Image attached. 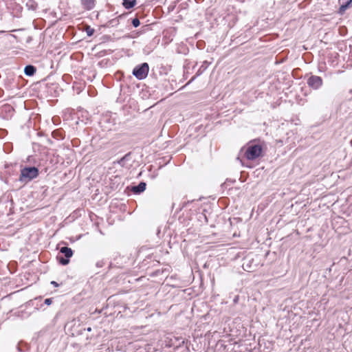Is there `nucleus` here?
Returning <instances> with one entry per match:
<instances>
[{"mask_svg":"<svg viewBox=\"0 0 352 352\" xmlns=\"http://www.w3.org/2000/svg\"><path fill=\"white\" fill-rule=\"evenodd\" d=\"M47 169H48V167L45 166V171L47 172Z\"/></svg>","mask_w":352,"mask_h":352,"instance_id":"a878e982","label":"nucleus"},{"mask_svg":"<svg viewBox=\"0 0 352 352\" xmlns=\"http://www.w3.org/2000/svg\"><path fill=\"white\" fill-rule=\"evenodd\" d=\"M235 181L234 180H231V179H227L226 182H224L222 185H221V187L223 188H228V186L229 185V183H234Z\"/></svg>","mask_w":352,"mask_h":352,"instance_id":"f3484780","label":"nucleus"},{"mask_svg":"<svg viewBox=\"0 0 352 352\" xmlns=\"http://www.w3.org/2000/svg\"><path fill=\"white\" fill-rule=\"evenodd\" d=\"M50 163H51V164H56V163H57V160H56H56H54V159H51V160H50Z\"/></svg>","mask_w":352,"mask_h":352,"instance_id":"4be33fe9","label":"nucleus"},{"mask_svg":"<svg viewBox=\"0 0 352 352\" xmlns=\"http://www.w3.org/2000/svg\"><path fill=\"white\" fill-rule=\"evenodd\" d=\"M47 89H45V94L47 95H45V98L50 96L54 97L56 96L58 94V85L56 83H52L50 86H48V83L45 85Z\"/></svg>","mask_w":352,"mask_h":352,"instance_id":"423d86ee","label":"nucleus"},{"mask_svg":"<svg viewBox=\"0 0 352 352\" xmlns=\"http://www.w3.org/2000/svg\"><path fill=\"white\" fill-rule=\"evenodd\" d=\"M308 86L314 89H318L323 83L321 77L318 76H311L307 81Z\"/></svg>","mask_w":352,"mask_h":352,"instance_id":"39448f33","label":"nucleus"},{"mask_svg":"<svg viewBox=\"0 0 352 352\" xmlns=\"http://www.w3.org/2000/svg\"><path fill=\"white\" fill-rule=\"evenodd\" d=\"M49 160V155L45 154V163Z\"/></svg>","mask_w":352,"mask_h":352,"instance_id":"b1692460","label":"nucleus"},{"mask_svg":"<svg viewBox=\"0 0 352 352\" xmlns=\"http://www.w3.org/2000/svg\"><path fill=\"white\" fill-rule=\"evenodd\" d=\"M239 296L238 295L235 296L234 299H233V303L234 305L237 304L238 302H239Z\"/></svg>","mask_w":352,"mask_h":352,"instance_id":"a211bd4d","label":"nucleus"},{"mask_svg":"<svg viewBox=\"0 0 352 352\" xmlns=\"http://www.w3.org/2000/svg\"><path fill=\"white\" fill-rule=\"evenodd\" d=\"M146 186V183L144 182H141L138 185L131 186L130 187H128V188L130 189V190L133 192L134 194L138 195L143 192L145 190Z\"/></svg>","mask_w":352,"mask_h":352,"instance_id":"0eeeda50","label":"nucleus"},{"mask_svg":"<svg viewBox=\"0 0 352 352\" xmlns=\"http://www.w3.org/2000/svg\"><path fill=\"white\" fill-rule=\"evenodd\" d=\"M38 175V170L36 167H25L21 170L19 180L27 183L36 178Z\"/></svg>","mask_w":352,"mask_h":352,"instance_id":"f257e3e1","label":"nucleus"},{"mask_svg":"<svg viewBox=\"0 0 352 352\" xmlns=\"http://www.w3.org/2000/svg\"><path fill=\"white\" fill-rule=\"evenodd\" d=\"M263 147L260 144H250L245 151V156L248 160H254L261 156Z\"/></svg>","mask_w":352,"mask_h":352,"instance_id":"f03ea898","label":"nucleus"},{"mask_svg":"<svg viewBox=\"0 0 352 352\" xmlns=\"http://www.w3.org/2000/svg\"><path fill=\"white\" fill-rule=\"evenodd\" d=\"M85 32H86L87 36H91L94 34L95 30L94 28H91L90 26L87 25L85 28Z\"/></svg>","mask_w":352,"mask_h":352,"instance_id":"2eb2a0df","label":"nucleus"},{"mask_svg":"<svg viewBox=\"0 0 352 352\" xmlns=\"http://www.w3.org/2000/svg\"><path fill=\"white\" fill-rule=\"evenodd\" d=\"M102 265H103V262H102V261H99V262H98V263H96V266H97L98 267H102Z\"/></svg>","mask_w":352,"mask_h":352,"instance_id":"aec40b11","label":"nucleus"},{"mask_svg":"<svg viewBox=\"0 0 352 352\" xmlns=\"http://www.w3.org/2000/svg\"><path fill=\"white\" fill-rule=\"evenodd\" d=\"M49 77H50V76H47V78H45V80L46 81Z\"/></svg>","mask_w":352,"mask_h":352,"instance_id":"c85d7f7f","label":"nucleus"},{"mask_svg":"<svg viewBox=\"0 0 352 352\" xmlns=\"http://www.w3.org/2000/svg\"><path fill=\"white\" fill-rule=\"evenodd\" d=\"M209 65H210V63H208L207 60L204 61L202 65L199 68L198 71L197 72L196 74L190 79V80L187 84L190 83L192 81H193L196 78L197 76H200L208 68Z\"/></svg>","mask_w":352,"mask_h":352,"instance_id":"1a4fd4ad","label":"nucleus"},{"mask_svg":"<svg viewBox=\"0 0 352 352\" xmlns=\"http://www.w3.org/2000/svg\"><path fill=\"white\" fill-rule=\"evenodd\" d=\"M47 141L49 143H50V144L52 143V141L50 140H48Z\"/></svg>","mask_w":352,"mask_h":352,"instance_id":"cd10ccee","label":"nucleus"},{"mask_svg":"<svg viewBox=\"0 0 352 352\" xmlns=\"http://www.w3.org/2000/svg\"><path fill=\"white\" fill-rule=\"evenodd\" d=\"M149 67L147 63L137 65L133 70V75L138 80L145 79L148 74Z\"/></svg>","mask_w":352,"mask_h":352,"instance_id":"20e7f679","label":"nucleus"},{"mask_svg":"<svg viewBox=\"0 0 352 352\" xmlns=\"http://www.w3.org/2000/svg\"><path fill=\"white\" fill-rule=\"evenodd\" d=\"M52 302V298H45V305H50Z\"/></svg>","mask_w":352,"mask_h":352,"instance_id":"6ab92c4d","label":"nucleus"},{"mask_svg":"<svg viewBox=\"0 0 352 352\" xmlns=\"http://www.w3.org/2000/svg\"><path fill=\"white\" fill-rule=\"evenodd\" d=\"M136 4V0H123L122 6L126 9H131L133 8Z\"/></svg>","mask_w":352,"mask_h":352,"instance_id":"f8f14e48","label":"nucleus"},{"mask_svg":"<svg viewBox=\"0 0 352 352\" xmlns=\"http://www.w3.org/2000/svg\"><path fill=\"white\" fill-rule=\"evenodd\" d=\"M132 25L133 27L135 28H137L140 25V20L138 19V18H134L133 20H132Z\"/></svg>","mask_w":352,"mask_h":352,"instance_id":"dca6fc26","label":"nucleus"},{"mask_svg":"<svg viewBox=\"0 0 352 352\" xmlns=\"http://www.w3.org/2000/svg\"><path fill=\"white\" fill-rule=\"evenodd\" d=\"M59 254L56 256V259L58 263L63 265H66L69 263V258L73 256V250L67 246H64L60 248Z\"/></svg>","mask_w":352,"mask_h":352,"instance_id":"7ed1b4c3","label":"nucleus"},{"mask_svg":"<svg viewBox=\"0 0 352 352\" xmlns=\"http://www.w3.org/2000/svg\"><path fill=\"white\" fill-rule=\"evenodd\" d=\"M59 133V132L56 131H54L52 132V134L54 137H56V134Z\"/></svg>","mask_w":352,"mask_h":352,"instance_id":"5701e85b","label":"nucleus"},{"mask_svg":"<svg viewBox=\"0 0 352 352\" xmlns=\"http://www.w3.org/2000/svg\"><path fill=\"white\" fill-rule=\"evenodd\" d=\"M91 330V329L90 327L87 328L88 331H90Z\"/></svg>","mask_w":352,"mask_h":352,"instance_id":"bb28decb","label":"nucleus"},{"mask_svg":"<svg viewBox=\"0 0 352 352\" xmlns=\"http://www.w3.org/2000/svg\"><path fill=\"white\" fill-rule=\"evenodd\" d=\"M51 285H54V287H58V284L56 281H54V280L51 282Z\"/></svg>","mask_w":352,"mask_h":352,"instance_id":"412c9836","label":"nucleus"},{"mask_svg":"<svg viewBox=\"0 0 352 352\" xmlns=\"http://www.w3.org/2000/svg\"><path fill=\"white\" fill-rule=\"evenodd\" d=\"M36 67L33 65H27L24 69V73L25 75L28 76H33L36 72Z\"/></svg>","mask_w":352,"mask_h":352,"instance_id":"9b49d317","label":"nucleus"},{"mask_svg":"<svg viewBox=\"0 0 352 352\" xmlns=\"http://www.w3.org/2000/svg\"><path fill=\"white\" fill-rule=\"evenodd\" d=\"M81 4L85 10H92L96 5V0H80Z\"/></svg>","mask_w":352,"mask_h":352,"instance_id":"9d476101","label":"nucleus"},{"mask_svg":"<svg viewBox=\"0 0 352 352\" xmlns=\"http://www.w3.org/2000/svg\"><path fill=\"white\" fill-rule=\"evenodd\" d=\"M50 63H51V68H52V69H54V66H53V61H52V60H51V61H50Z\"/></svg>","mask_w":352,"mask_h":352,"instance_id":"393cba45","label":"nucleus"},{"mask_svg":"<svg viewBox=\"0 0 352 352\" xmlns=\"http://www.w3.org/2000/svg\"><path fill=\"white\" fill-rule=\"evenodd\" d=\"M130 156L131 153H126L124 156H123L118 161V164L121 166L124 167L125 166V162L129 160Z\"/></svg>","mask_w":352,"mask_h":352,"instance_id":"ddd939ff","label":"nucleus"},{"mask_svg":"<svg viewBox=\"0 0 352 352\" xmlns=\"http://www.w3.org/2000/svg\"><path fill=\"white\" fill-rule=\"evenodd\" d=\"M351 2L352 0H338V3L340 6L338 10V14L341 15L343 14Z\"/></svg>","mask_w":352,"mask_h":352,"instance_id":"6e6552de","label":"nucleus"},{"mask_svg":"<svg viewBox=\"0 0 352 352\" xmlns=\"http://www.w3.org/2000/svg\"><path fill=\"white\" fill-rule=\"evenodd\" d=\"M119 24V19L115 18L111 20H109L107 24L105 25L106 27L110 28V27H116Z\"/></svg>","mask_w":352,"mask_h":352,"instance_id":"4468645a","label":"nucleus"}]
</instances>
